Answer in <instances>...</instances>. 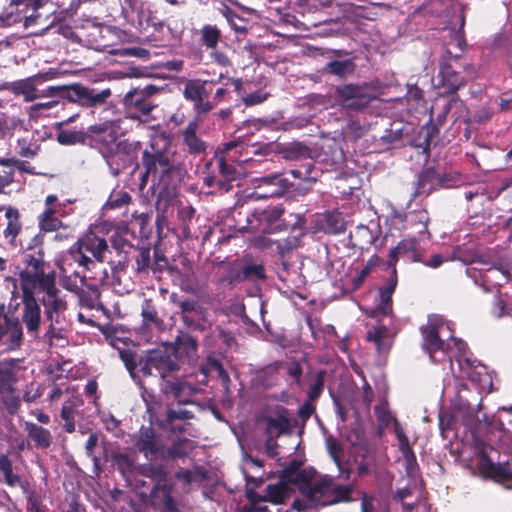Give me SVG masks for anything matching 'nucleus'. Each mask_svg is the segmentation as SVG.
<instances>
[{
	"label": "nucleus",
	"mask_w": 512,
	"mask_h": 512,
	"mask_svg": "<svg viewBox=\"0 0 512 512\" xmlns=\"http://www.w3.org/2000/svg\"><path fill=\"white\" fill-rule=\"evenodd\" d=\"M333 477L328 475L321 476L315 481L310 480L300 487V492L307 500L317 506H330L328 501L331 499Z\"/></svg>",
	"instance_id": "obj_17"
},
{
	"label": "nucleus",
	"mask_w": 512,
	"mask_h": 512,
	"mask_svg": "<svg viewBox=\"0 0 512 512\" xmlns=\"http://www.w3.org/2000/svg\"><path fill=\"white\" fill-rule=\"evenodd\" d=\"M55 210L51 207H47L44 212L39 216L40 229L46 232H53L59 229L61 221L56 218Z\"/></svg>",
	"instance_id": "obj_51"
},
{
	"label": "nucleus",
	"mask_w": 512,
	"mask_h": 512,
	"mask_svg": "<svg viewBox=\"0 0 512 512\" xmlns=\"http://www.w3.org/2000/svg\"><path fill=\"white\" fill-rule=\"evenodd\" d=\"M443 321L437 316L429 317L426 325L420 327L422 336L421 348L428 354L431 362H435V353L447 350L448 345L440 338Z\"/></svg>",
	"instance_id": "obj_16"
},
{
	"label": "nucleus",
	"mask_w": 512,
	"mask_h": 512,
	"mask_svg": "<svg viewBox=\"0 0 512 512\" xmlns=\"http://www.w3.org/2000/svg\"><path fill=\"white\" fill-rule=\"evenodd\" d=\"M461 57L453 55L450 50H445L439 59V86L444 89V94L458 99L457 92L466 86L467 80L461 75L459 69L473 70L471 64L460 63Z\"/></svg>",
	"instance_id": "obj_8"
},
{
	"label": "nucleus",
	"mask_w": 512,
	"mask_h": 512,
	"mask_svg": "<svg viewBox=\"0 0 512 512\" xmlns=\"http://www.w3.org/2000/svg\"><path fill=\"white\" fill-rule=\"evenodd\" d=\"M467 365L466 368H463L467 372L468 378L477 383L481 389L487 390L490 392L492 390V378L488 373V368L483 364H475V361H471L469 359L465 360Z\"/></svg>",
	"instance_id": "obj_32"
},
{
	"label": "nucleus",
	"mask_w": 512,
	"mask_h": 512,
	"mask_svg": "<svg viewBox=\"0 0 512 512\" xmlns=\"http://www.w3.org/2000/svg\"><path fill=\"white\" fill-rule=\"evenodd\" d=\"M113 462L117 467V470L127 479L133 478L138 485L144 486L143 480H138L137 466L134 463L133 458L125 453H116L113 455Z\"/></svg>",
	"instance_id": "obj_38"
},
{
	"label": "nucleus",
	"mask_w": 512,
	"mask_h": 512,
	"mask_svg": "<svg viewBox=\"0 0 512 512\" xmlns=\"http://www.w3.org/2000/svg\"><path fill=\"white\" fill-rule=\"evenodd\" d=\"M22 262L25 265L20 271V289H34L41 295V302L44 307V315L50 321L42 340L53 345L54 339H59V330L56 324L59 323V315L67 309V301L61 296V291L56 286L55 271L45 272L48 264L45 261L44 235L38 233L27 245L22 253Z\"/></svg>",
	"instance_id": "obj_1"
},
{
	"label": "nucleus",
	"mask_w": 512,
	"mask_h": 512,
	"mask_svg": "<svg viewBox=\"0 0 512 512\" xmlns=\"http://www.w3.org/2000/svg\"><path fill=\"white\" fill-rule=\"evenodd\" d=\"M194 449L193 441L184 437L174 441L168 448H163L160 459L163 461L177 460L187 457Z\"/></svg>",
	"instance_id": "obj_34"
},
{
	"label": "nucleus",
	"mask_w": 512,
	"mask_h": 512,
	"mask_svg": "<svg viewBox=\"0 0 512 512\" xmlns=\"http://www.w3.org/2000/svg\"><path fill=\"white\" fill-rule=\"evenodd\" d=\"M148 502L153 509L159 512H177L180 510L172 497V485L168 483L152 486Z\"/></svg>",
	"instance_id": "obj_22"
},
{
	"label": "nucleus",
	"mask_w": 512,
	"mask_h": 512,
	"mask_svg": "<svg viewBox=\"0 0 512 512\" xmlns=\"http://www.w3.org/2000/svg\"><path fill=\"white\" fill-rule=\"evenodd\" d=\"M107 250L106 240L91 232L74 243L69 253L75 262L89 271L95 266V261H104V253Z\"/></svg>",
	"instance_id": "obj_11"
},
{
	"label": "nucleus",
	"mask_w": 512,
	"mask_h": 512,
	"mask_svg": "<svg viewBox=\"0 0 512 512\" xmlns=\"http://www.w3.org/2000/svg\"><path fill=\"white\" fill-rule=\"evenodd\" d=\"M199 126L200 124L197 120H191L186 127L180 131L183 146L186 151L193 156L205 154L207 150L206 142L197 135Z\"/></svg>",
	"instance_id": "obj_26"
},
{
	"label": "nucleus",
	"mask_w": 512,
	"mask_h": 512,
	"mask_svg": "<svg viewBox=\"0 0 512 512\" xmlns=\"http://www.w3.org/2000/svg\"><path fill=\"white\" fill-rule=\"evenodd\" d=\"M265 492L263 498H265L267 502L279 505L284 503L288 496L289 489L285 483L278 482L267 485Z\"/></svg>",
	"instance_id": "obj_45"
},
{
	"label": "nucleus",
	"mask_w": 512,
	"mask_h": 512,
	"mask_svg": "<svg viewBox=\"0 0 512 512\" xmlns=\"http://www.w3.org/2000/svg\"><path fill=\"white\" fill-rule=\"evenodd\" d=\"M282 154L287 160L307 159L311 155V149L302 143H291L283 149Z\"/></svg>",
	"instance_id": "obj_50"
},
{
	"label": "nucleus",
	"mask_w": 512,
	"mask_h": 512,
	"mask_svg": "<svg viewBox=\"0 0 512 512\" xmlns=\"http://www.w3.org/2000/svg\"><path fill=\"white\" fill-rule=\"evenodd\" d=\"M135 448L147 459L161 456L164 444L160 441L155 429L152 426L142 425L133 435Z\"/></svg>",
	"instance_id": "obj_19"
},
{
	"label": "nucleus",
	"mask_w": 512,
	"mask_h": 512,
	"mask_svg": "<svg viewBox=\"0 0 512 512\" xmlns=\"http://www.w3.org/2000/svg\"><path fill=\"white\" fill-rule=\"evenodd\" d=\"M394 431L398 440L399 450L402 454H409L410 457H413V449L410 444L409 438L407 437L403 427L400 423L395 419L394 421Z\"/></svg>",
	"instance_id": "obj_54"
},
{
	"label": "nucleus",
	"mask_w": 512,
	"mask_h": 512,
	"mask_svg": "<svg viewBox=\"0 0 512 512\" xmlns=\"http://www.w3.org/2000/svg\"><path fill=\"white\" fill-rule=\"evenodd\" d=\"M175 151H171L169 145L158 147L155 142L150 143V149L142 153V165L145 172L142 182L146 183L149 176L164 180L171 174L180 171V163L175 159Z\"/></svg>",
	"instance_id": "obj_5"
},
{
	"label": "nucleus",
	"mask_w": 512,
	"mask_h": 512,
	"mask_svg": "<svg viewBox=\"0 0 512 512\" xmlns=\"http://www.w3.org/2000/svg\"><path fill=\"white\" fill-rule=\"evenodd\" d=\"M138 477L151 479L153 486L166 484L168 481L169 471L162 463H143L137 466Z\"/></svg>",
	"instance_id": "obj_30"
},
{
	"label": "nucleus",
	"mask_w": 512,
	"mask_h": 512,
	"mask_svg": "<svg viewBox=\"0 0 512 512\" xmlns=\"http://www.w3.org/2000/svg\"><path fill=\"white\" fill-rule=\"evenodd\" d=\"M477 469L485 479H492L497 482L512 481V468L510 464L508 462L494 463L484 451L479 454Z\"/></svg>",
	"instance_id": "obj_20"
},
{
	"label": "nucleus",
	"mask_w": 512,
	"mask_h": 512,
	"mask_svg": "<svg viewBox=\"0 0 512 512\" xmlns=\"http://www.w3.org/2000/svg\"><path fill=\"white\" fill-rule=\"evenodd\" d=\"M195 209L192 206H182L178 209V220L180 222L181 234L184 239L192 237L190 224L195 216Z\"/></svg>",
	"instance_id": "obj_48"
},
{
	"label": "nucleus",
	"mask_w": 512,
	"mask_h": 512,
	"mask_svg": "<svg viewBox=\"0 0 512 512\" xmlns=\"http://www.w3.org/2000/svg\"><path fill=\"white\" fill-rule=\"evenodd\" d=\"M324 376L325 370H319V372L309 383V391L307 395V399H309V401L316 402L317 399L321 396L324 390Z\"/></svg>",
	"instance_id": "obj_52"
},
{
	"label": "nucleus",
	"mask_w": 512,
	"mask_h": 512,
	"mask_svg": "<svg viewBox=\"0 0 512 512\" xmlns=\"http://www.w3.org/2000/svg\"><path fill=\"white\" fill-rule=\"evenodd\" d=\"M181 316L201 312L202 307L196 300L186 299L178 303Z\"/></svg>",
	"instance_id": "obj_63"
},
{
	"label": "nucleus",
	"mask_w": 512,
	"mask_h": 512,
	"mask_svg": "<svg viewBox=\"0 0 512 512\" xmlns=\"http://www.w3.org/2000/svg\"><path fill=\"white\" fill-rule=\"evenodd\" d=\"M354 488L352 485H341L337 484L333 479L332 482V495L331 499L328 501L331 505H336L338 503H349L353 500L352 493Z\"/></svg>",
	"instance_id": "obj_46"
},
{
	"label": "nucleus",
	"mask_w": 512,
	"mask_h": 512,
	"mask_svg": "<svg viewBox=\"0 0 512 512\" xmlns=\"http://www.w3.org/2000/svg\"><path fill=\"white\" fill-rule=\"evenodd\" d=\"M27 436L34 442V446L38 449H47L53 442V436L51 432L35 423L27 422L25 425Z\"/></svg>",
	"instance_id": "obj_39"
},
{
	"label": "nucleus",
	"mask_w": 512,
	"mask_h": 512,
	"mask_svg": "<svg viewBox=\"0 0 512 512\" xmlns=\"http://www.w3.org/2000/svg\"><path fill=\"white\" fill-rule=\"evenodd\" d=\"M355 58L334 59L328 61L322 68L323 75H332L340 80H345L353 76L356 71Z\"/></svg>",
	"instance_id": "obj_29"
},
{
	"label": "nucleus",
	"mask_w": 512,
	"mask_h": 512,
	"mask_svg": "<svg viewBox=\"0 0 512 512\" xmlns=\"http://www.w3.org/2000/svg\"><path fill=\"white\" fill-rule=\"evenodd\" d=\"M117 137V131L110 121L88 127V146L96 147L106 159L113 157Z\"/></svg>",
	"instance_id": "obj_15"
},
{
	"label": "nucleus",
	"mask_w": 512,
	"mask_h": 512,
	"mask_svg": "<svg viewBox=\"0 0 512 512\" xmlns=\"http://www.w3.org/2000/svg\"><path fill=\"white\" fill-rule=\"evenodd\" d=\"M49 0H12L0 16V21L5 26L22 23L28 28L37 23L40 17L39 9Z\"/></svg>",
	"instance_id": "obj_12"
},
{
	"label": "nucleus",
	"mask_w": 512,
	"mask_h": 512,
	"mask_svg": "<svg viewBox=\"0 0 512 512\" xmlns=\"http://www.w3.org/2000/svg\"><path fill=\"white\" fill-rule=\"evenodd\" d=\"M124 106L127 108L129 117L133 120L138 119L136 113L149 115L156 104L148 100L147 97L141 95L140 86L129 90L123 98Z\"/></svg>",
	"instance_id": "obj_24"
},
{
	"label": "nucleus",
	"mask_w": 512,
	"mask_h": 512,
	"mask_svg": "<svg viewBox=\"0 0 512 512\" xmlns=\"http://www.w3.org/2000/svg\"><path fill=\"white\" fill-rule=\"evenodd\" d=\"M131 200L132 197L128 192L120 191L110 195L108 201L106 202V206L110 209L121 208L124 205L130 203Z\"/></svg>",
	"instance_id": "obj_58"
},
{
	"label": "nucleus",
	"mask_w": 512,
	"mask_h": 512,
	"mask_svg": "<svg viewBox=\"0 0 512 512\" xmlns=\"http://www.w3.org/2000/svg\"><path fill=\"white\" fill-rule=\"evenodd\" d=\"M141 146V143L139 141L137 142H130L128 139L124 140H116V144L113 150V156L116 155H125L129 156L132 153H134L138 147Z\"/></svg>",
	"instance_id": "obj_56"
},
{
	"label": "nucleus",
	"mask_w": 512,
	"mask_h": 512,
	"mask_svg": "<svg viewBox=\"0 0 512 512\" xmlns=\"http://www.w3.org/2000/svg\"><path fill=\"white\" fill-rule=\"evenodd\" d=\"M475 258L476 255L474 252L460 246H457L452 253L453 260H459L465 264L473 263Z\"/></svg>",
	"instance_id": "obj_60"
},
{
	"label": "nucleus",
	"mask_w": 512,
	"mask_h": 512,
	"mask_svg": "<svg viewBox=\"0 0 512 512\" xmlns=\"http://www.w3.org/2000/svg\"><path fill=\"white\" fill-rule=\"evenodd\" d=\"M450 181L448 175H440L434 167L423 168L418 176L415 183V191L413 196L417 197L420 195L428 196L434 190L440 187H447V183Z\"/></svg>",
	"instance_id": "obj_21"
},
{
	"label": "nucleus",
	"mask_w": 512,
	"mask_h": 512,
	"mask_svg": "<svg viewBox=\"0 0 512 512\" xmlns=\"http://www.w3.org/2000/svg\"><path fill=\"white\" fill-rule=\"evenodd\" d=\"M153 369L161 379L174 377L180 370L178 357L167 350L150 349L140 354V372L144 377L154 375Z\"/></svg>",
	"instance_id": "obj_10"
},
{
	"label": "nucleus",
	"mask_w": 512,
	"mask_h": 512,
	"mask_svg": "<svg viewBox=\"0 0 512 512\" xmlns=\"http://www.w3.org/2000/svg\"><path fill=\"white\" fill-rule=\"evenodd\" d=\"M396 218L404 223L403 228L416 227L420 233L427 229L428 214L425 210L399 214Z\"/></svg>",
	"instance_id": "obj_44"
},
{
	"label": "nucleus",
	"mask_w": 512,
	"mask_h": 512,
	"mask_svg": "<svg viewBox=\"0 0 512 512\" xmlns=\"http://www.w3.org/2000/svg\"><path fill=\"white\" fill-rule=\"evenodd\" d=\"M285 208L278 204L268 206L264 209H255L253 212H246V225L239 227L240 231L271 234L283 230L302 229L305 219L300 214L290 213L287 219L284 217Z\"/></svg>",
	"instance_id": "obj_4"
},
{
	"label": "nucleus",
	"mask_w": 512,
	"mask_h": 512,
	"mask_svg": "<svg viewBox=\"0 0 512 512\" xmlns=\"http://www.w3.org/2000/svg\"><path fill=\"white\" fill-rule=\"evenodd\" d=\"M398 284L397 272L394 270L393 273L386 280L383 287L378 289V295L375 299V306L371 309L368 314L371 318L379 317H391L393 316V293L396 290Z\"/></svg>",
	"instance_id": "obj_18"
},
{
	"label": "nucleus",
	"mask_w": 512,
	"mask_h": 512,
	"mask_svg": "<svg viewBox=\"0 0 512 512\" xmlns=\"http://www.w3.org/2000/svg\"><path fill=\"white\" fill-rule=\"evenodd\" d=\"M187 388V384L182 380H164V384L162 386V392L166 395V397L172 398L178 404H188L191 401L183 396L185 389Z\"/></svg>",
	"instance_id": "obj_43"
},
{
	"label": "nucleus",
	"mask_w": 512,
	"mask_h": 512,
	"mask_svg": "<svg viewBox=\"0 0 512 512\" xmlns=\"http://www.w3.org/2000/svg\"><path fill=\"white\" fill-rule=\"evenodd\" d=\"M269 94L267 92H264L262 90H257L255 92H252L248 95H246L243 98V103L246 107L254 106L263 103L267 100Z\"/></svg>",
	"instance_id": "obj_62"
},
{
	"label": "nucleus",
	"mask_w": 512,
	"mask_h": 512,
	"mask_svg": "<svg viewBox=\"0 0 512 512\" xmlns=\"http://www.w3.org/2000/svg\"><path fill=\"white\" fill-rule=\"evenodd\" d=\"M83 404L80 399H68L66 400L61 408L60 417L63 424V430L67 433H73L76 430L75 417L78 414L77 408Z\"/></svg>",
	"instance_id": "obj_40"
},
{
	"label": "nucleus",
	"mask_w": 512,
	"mask_h": 512,
	"mask_svg": "<svg viewBox=\"0 0 512 512\" xmlns=\"http://www.w3.org/2000/svg\"><path fill=\"white\" fill-rule=\"evenodd\" d=\"M141 317L143 327L151 329L152 327L162 329L164 321L159 316L157 308L151 299H144L141 305Z\"/></svg>",
	"instance_id": "obj_41"
},
{
	"label": "nucleus",
	"mask_w": 512,
	"mask_h": 512,
	"mask_svg": "<svg viewBox=\"0 0 512 512\" xmlns=\"http://www.w3.org/2000/svg\"><path fill=\"white\" fill-rule=\"evenodd\" d=\"M129 233L128 229H124L121 232H116L111 237V245L112 247L119 251L127 253L128 248H132L133 245L126 239L125 235Z\"/></svg>",
	"instance_id": "obj_59"
},
{
	"label": "nucleus",
	"mask_w": 512,
	"mask_h": 512,
	"mask_svg": "<svg viewBox=\"0 0 512 512\" xmlns=\"http://www.w3.org/2000/svg\"><path fill=\"white\" fill-rule=\"evenodd\" d=\"M333 98L346 113H359L364 111L376 99L369 84L342 83L333 89Z\"/></svg>",
	"instance_id": "obj_7"
},
{
	"label": "nucleus",
	"mask_w": 512,
	"mask_h": 512,
	"mask_svg": "<svg viewBox=\"0 0 512 512\" xmlns=\"http://www.w3.org/2000/svg\"><path fill=\"white\" fill-rule=\"evenodd\" d=\"M262 483V479H251L247 481L245 497L249 502L248 512H268L267 501L262 495H259L255 491V488L259 487Z\"/></svg>",
	"instance_id": "obj_36"
},
{
	"label": "nucleus",
	"mask_w": 512,
	"mask_h": 512,
	"mask_svg": "<svg viewBox=\"0 0 512 512\" xmlns=\"http://www.w3.org/2000/svg\"><path fill=\"white\" fill-rule=\"evenodd\" d=\"M43 78L40 75H35L32 77H28L23 80H19L16 82H13L11 84V91L15 95H22L25 99V101H33L36 98L39 97L36 83L38 81H41Z\"/></svg>",
	"instance_id": "obj_35"
},
{
	"label": "nucleus",
	"mask_w": 512,
	"mask_h": 512,
	"mask_svg": "<svg viewBox=\"0 0 512 512\" xmlns=\"http://www.w3.org/2000/svg\"><path fill=\"white\" fill-rule=\"evenodd\" d=\"M301 466L302 462L297 459L290 461L283 470L282 479L299 485V488L305 485L312 476L306 470L301 469Z\"/></svg>",
	"instance_id": "obj_37"
},
{
	"label": "nucleus",
	"mask_w": 512,
	"mask_h": 512,
	"mask_svg": "<svg viewBox=\"0 0 512 512\" xmlns=\"http://www.w3.org/2000/svg\"><path fill=\"white\" fill-rule=\"evenodd\" d=\"M241 281H258L266 279V271L263 264L247 262L240 268Z\"/></svg>",
	"instance_id": "obj_47"
},
{
	"label": "nucleus",
	"mask_w": 512,
	"mask_h": 512,
	"mask_svg": "<svg viewBox=\"0 0 512 512\" xmlns=\"http://www.w3.org/2000/svg\"><path fill=\"white\" fill-rule=\"evenodd\" d=\"M240 92L243 88L241 78H234L227 73H220L216 79H188L184 83L183 96L193 104L197 118H202L212 112L220 103L226 101L231 91Z\"/></svg>",
	"instance_id": "obj_2"
},
{
	"label": "nucleus",
	"mask_w": 512,
	"mask_h": 512,
	"mask_svg": "<svg viewBox=\"0 0 512 512\" xmlns=\"http://www.w3.org/2000/svg\"><path fill=\"white\" fill-rule=\"evenodd\" d=\"M200 43L206 50H215L222 39V31L217 25L204 24L199 30Z\"/></svg>",
	"instance_id": "obj_42"
},
{
	"label": "nucleus",
	"mask_w": 512,
	"mask_h": 512,
	"mask_svg": "<svg viewBox=\"0 0 512 512\" xmlns=\"http://www.w3.org/2000/svg\"><path fill=\"white\" fill-rule=\"evenodd\" d=\"M78 114H74L73 116L57 123L56 125V136L57 141L61 145H88V129L86 131H77V130H66L63 129V126L70 124L75 121L78 117Z\"/></svg>",
	"instance_id": "obj_28"
},
{
	"label": "nucleus",
	"mask_w": 512,
	"mask_h": 512,
	"mask_svg": "<svg viewBox=\"0 0 512 512\" xmlns=\"http://www.w3.org/2000/svg\"><path fill=\"white\" fill-rule=\"evenodd\" d=\"M119 357L127 371L130 372L132 377H135L137 367L140 368V356L137 357L136 352L131 349H123L119 351Z\"/></svg>",
	"instance_id": "obj_53"
},
{
	"label": "nucleus",
	"mask_w": 512,
	"mask_h": 512,
	"mask_svg": "<svg viewBox=\"0 0 512 512\" xmlns=\"http://www.w3.org/2000/svg\"><path fill=\"white\" fill-rule=\"evenodd\" d=\"M135 262L137 273L148 272L151 262V249L149 247L138 248Z\"/></svg>",
	"instance_id": "obj_55"
},
{
	"label": "nucleus",
	"mask_w": 512,
	"mask_h": 512,
	"mask_svg": "<svg viewBox=\"0 0 512 512\" xmlns=\"http://www.w3.org/2000/svg\"><path fill=\"white\" fill-rule=\"evenodd\" d=\"M380 233V229L378 225H374V228L360 224L356 226L353 232H350L349 235V243L353 248H358L360 250H368L371 246H375L379 248L382 246L383 242L378 245V234Z\"/></svg>",
	"instance_id": "obj_23"
},
{
	"label": "nucleus",
	"mask_w": 512,
	"mask_h": 512,
	"mask_svg": "<svg viewBox=\"0 0 512 512\" xmlns=\"http://www.w3.org/2000/svg\"><path fill=\"white\" fill-rule=\"evenodd\" d=\"M266 422L265 435L268 437L273 436V438H278L286 433L290 425L289 420L285 417H267Z\"/></svg>",
	"instance_id": "obj_49"
},
{
	"label": "nucleus",
	"mask_w": 512,
	"mask_h": 512,
	"mask_svg": "<svg viewBox=\"0 0 512 512\" xmlns=\"http://www.w3.org/2000/svg\"><path fill=\"white\" fill-rule=\"evenodd\" d=\"M319 0H296L295 10L304 15L306 13H314L318 10Z\"/></svg>",
	"instance_id": "obj_61"
},
{
	"label": "nucleus",
	"mask_w": 512,
	"mask_h": 512,
	"mask_svg": "<svg viewBox=\"0 0 512 512\" xmlns=\"http://www.w3.org/2000/svg\"><path fill=\"white\" fill-rule=\"evenodd\" d=\"M347 222L341 212L334 210L326 212L320 220V229L328 235H339L346 231Z\"/></svg>",
	"instance_id": "obj_33"
},
{
	"label": "nucleus",
	"mask_w": 512,
	"mask_h": 512,
	"mask_svg": "<svg viewBox=\"0 0 512 512\" xmlns=\"http://www.w3.org/2000/svg\"><path fill=\"white\" fill-rule=\"evenodd\" d=\"M244 145L240 141H229L223 148L205 164L202 171L203 184L212 188L217 186L220 190L228 192L232 189L231 182L237 179L238 171L233 162H244L239 159Z\"/></svg>",
	"instance_id": "obj_3"
},
{
	"label": "nucleus",
	"mask_w": 512,
	"mask_h": 512,
	"mask_svg": "<svg viewBox=\"0 0 512 512\" xmlns=\"http://www.w3.org/2000/svg\"><path fill=\"white\" fill-rule=\"evenodd\" d=\"M395 336L396 331L384 324H377L367 332L366 341L374 343L376 353L383 356L391 350Z\"/></svg>",
	"instance_id": "obj_25"
},
{
	"label": "nucleus",
	"mask_w": 512,
	"mask_h": 512,
	"mask_svg": "<svg viewBox=\"0 0 512 512\" xmlns=\"http://www.w3.org/2000/svg\"><path fill=\"white\" fill-rule=\"evenodd\" d=\"M41 295L38 294L37 290L23 288L21 289V302L17 304L19 309L17 317L21 326L25 328L27 335L34 340L40 339L42 324Z\"/></svg>",
	"instance_id": "obj_9"
},
{
	"label": "nucleus",
	"mask_w": 512,
	"mask_h": 512,
	"mask_svg": "<svg viewBox=\"0 0 512 512\" xmlns=\"http://www.w3.org/2000/svg\"><path fill=\"white\" fill-rule=\"evenodd\" d=\"M286 370L289 376H291L298 386L302 385V374L303 368L298 361H292L287 363Z\"/></svg>",
	"instance_id": "obj_64"
},
{
	"label": "nucleus",
	"mask_w": 512,
	"mask_h": 512,
	"mask_svg": "<svg viewBox=\"0 0 512 512\" xmlns=\"http://www.w3.org/2000/svg\"><path fill=\"white\" fill-rule=\"evenodd\" d=\"M20 320L13 314L6 313V306L0 303V346L4 351L12 352L21 348L24 331Z\"/></svg>",
	"instance_id": "obj_13"
},
{
	"label": "nucleus",
	"mask_w": 512,
	"mask_h": 512,
	"mask_svg": "<svg viewBox=\"0 0 512 512\" xmlns=\"http://www.w3.org/2000/svg\"><path fill=\"white\" fill-rule=\"evenodd\" d=\"M9 158H0V186L5 187L10 185L14 180L13 167L10 164Z\"/></svg>",
	"instance_id": "obj_57"
},
{
	"label": "nucleus",
	"mask_w": 512,
	"mask_h": 512,
	"mask_svg": "<svg viewBox=\"0 0 512 512\" xmlns=\"http://www.w3.org/2000/svg\"><path fill=\"white\" fill-rule=\"evenodd\" d=\"M49 96H59L70 103L78 104L84 108H94L106 103L111 96L110 89L98 90L74 83L71 85L49 86L47 88Z\"/></svg>",
	"instance_id": "obj_6"
},
{
	"label": "nucleus",
	"mask_w": 512,
	"mask_h": 512,
	"mask_svg": "<svg viewBox=\"0 0 512 512\" xmlns=\"http://www.w3.org/2000/svg\"><path fill=\"white\" fill-rule=\"evenodd\" d=\"M4 211V216L7 221L6 227L3 231L5 239L10 244H14L17 236L20 234L22 229L21 216L17 208L12 206H1L0 213Z\"/></svg>",
	"instance_id": "obj_31"
},
{
	"label": "nucleus",
	"mask_w": 512,
	"mask_h": 512,
	"mask_svg": "<svg viewBox=\"0 0 512 512\" xmlns=\"http://www.w3.org/2000/svg\"><path fill=\"white\" fill-rule=\"evenodd\" d=\"M213 265L219 269L216 284L221 287H235L241 283V274L238 261H219Z\"/></svg>",
	"instance_id": "obj_27"
},
{
	"label": "nucleus",
	"mask_w": 512,
	"mask_h": 512,
	"mask_svg": "<svg viewBox=\"0 0 512 512\" xmlns=\"http://www.w3.org/2000/svg\"><path fill=\"white\" fill-rule=\"evenodd\" d=\"M254 195L257 198H280L289 192L293 183L286 177L285 172H275L255 178Z\"/></svg>",
	"instance_id": "obj_14"
}]
</instances>
